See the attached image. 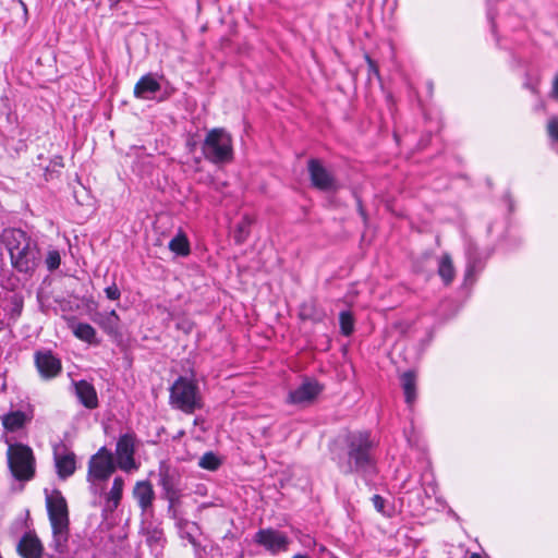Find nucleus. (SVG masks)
<instances>
[{
	"instance_id": "2eb2a0df",
	"label": "nucleus",
	"mask_w": 558,
	"mask_h": 558,
	"mask_svg": "<svg viewBox=\"0 0 558 558\" xmlns=\"http://www.w3.org/2000/svg\"><path fill=\"white\" fill-rule=\"evenodd\" d=\"M74 393L80 403L88 410H94L99 405L97 391L93 384L85 379L73 381Z\"/></svg>"
},
{
	"instance_id": "7ed1b4c3",
	"label": "nucleus",
	"mask_w": 558,
	"mask_h": 558,
	"mask_svg": "<svg viewBox=\"0 0 558 558\" xmlns=\"http://www.w3.org/2000/svg\"><path fill=\"white\" fill-rule=\"evenodd\" d=\"M169 392L170 405L185 414H193L204 405L198 385L193 378L179 376Z\"/></svg>"
},
{
	"instance_id": "473e14b6",
	"label": "nucleus",
	"mask_w": 558,
	"mask_h": 558,
	"mask_svg": "<svg viewBox=\"0 0 558 558\" xmlns=\"http://www.w3.org/2000/svg\"><path fill=\"white\" fill-rule=\"evenodd\" d=\"M134 494L143 509H146L150 505L154 497V490H134Z\"/></svg>"
},
{
	"instance_id": "aec40b11",
	"label": "nucleus",
	"mask_w": 558,
	"mask_h": 558,
	"mask_svg": "<svg viewBox=\"0 0 558 558\" xmlns=\"http://www.w3.org/2000/svg\"><path fill=\"white\" fill-rule=\"evenodd\" d=\"M401 387L403 389L405 402L408 405H412L416 400V374L413 371L404 372L401 377Z\"/></svg>"
},
{
	"instance_id": "f3484780",
	"label": "nucleus",
	"mask_w": 558,
	"mask_h": 558,
	"mask_svg": "<svg viewBox=\"0 0 558 558\" xmlns=\"http://www.w3.org/2000/svg\"><path fill=\"white\" fill-rule=\"evenodd\" d=\"M161 89L160 83L155 78L154 74L147 73L143 75L134 86V96L138 99H153L154 95Z\"/></svg>"
},
{
	"instance_id": "a878e982",
	"label": "nucleus",
	"mask_w": 558,
	"mask_h": 558,
	"mask_svg": "<svg viewBox=\"0 0 558 558\" xmlns=\"http://www.w3.org/2000/svg\"><path fill=\"white\" fill-rule=\"evenodd\" d=\"M340 331L343 336L349 337L354 331V317L350 311H342L339 314Z\"/></svg>"
},
{
	"instance_id": "412c9836",
	"label": "nucleus",
	"mask_w": 558,
	"mask_h": 558,
	"mask_svg": "<svg viewBox=\"0 0 558 558\" xmlns=\"http://www.w3.org/2000/svg\"><path fill=\"white\" fill-rule=\"evenodd\" d=\"M32 420V416L23 411H11L5 414L2 418L4 428L9 432H15L21 429L27 422Z\"/></svg>"
},
{
	"instance_id": "79ce46f5",
	"label": "nucleus",
	"mask_w": 558,
	"mask_h": 558,
	"mask_svg": "<svg viewBox=\"0 0 558 558\" xmlns=\"http://www.w3.org/2000/svg\"><path fill=\"white\" fill-rule=\"evenodd\" d=\"M2 101H3V104H4V107L8 109V113H7V114H8V117H9V116H10V105H9V99H8V97H3V98H2Z\"/></svg>"
},
{
	"instance_id": "f704fd0d",
	"label": "nucleus",
	"mask_w": 558,
	"mask_h": 558,
	"mask_svg": "<svg viewBox=\"0 0 558 558\" xmlns=\"http://www.w3.org/2000/svg\"><path fill=\"white\" fill-rule=\"evenodd\" d=\"M372 501H373V505L375 507V509L385 514V515H390V511L389 509L386 507V501L385 499L379 496V495H374L373 498H372Z\"/></svg>"
},
{
	"instance_id": "f8f14e48",
	"label": "nucleus",
	"mask_w": 558,
	"mask_h": 558,
	"mask_svg": "<svg viewBox=\"0 0 558 558\" xmlns=\"http://www.w3.org/2000/svg\"><path fill=\"white\" fill-rule=\"evenodd\" d=\"M323 390L324 386L319 384L317 380L306 378L298 388L289 392L288 402L291 404L310 403Z\"/></svg>"
},
{
	"instance_id": "9d476101",
	"label": "nucleus",
	"mask_w": 558,
	"mask_h": 558,
	"mask_svg": "<svg viewBox=\"0 0 558 558\" xmlns=\"http://www.w3.org/2000/svg\"><path fill=\"white\" fill-rule=\"evenodd\" d=\"M307 170L312 185L323 192H335L339 185L335 175L329 172L320 160L311 158L307 161Z\"/></svg>"
},
{
	"instance_id": "b1692460",
	"label": "nucleus",
	"mask_w": 558,
	"mask_h": 558,
	"mask_svg": "<svg viewBox=\"0 0 558 558\" xmlns=\"http://www.w3.org/2000/svg\"><path fill=\"white\" fill-rule=\"evenodd\" d=\"M437 272L446 286L452 282L454 278V267L452 258L448 253L442 254L439 258Z\"/></svg>"
},
{
	"instance_id": "1a4fd4ad",
	"label": "nucleus",
	"mask_w": 558,
	"mask_h": 558,
	"mask_svg": "<svg viewBox=\"0 0 558 558\" xmlns=\"http://www.w3.org/2000/svg\"><path fill=\"white\" fill-rule=\"evenodd\" d=\"M34 364L43 380H51L62 373L61 360L48 349L35 351Z\"/></svg>"
},
{
	"instance_id": "58836bf2",
	"label": "nucleus",
	"mask_w": 558,
	"mask_h": 558,
	"mask_svg": "<svg viewBox=\"0 0 558 558\" xmlns=\"http://www.w3.org/2000/svg\"><path fill=\"white\" fill-rule=\"evenodd\" d=\"M124 480L122 476H116L111 488H123Z\"/></svg>"
},
{
	"instance_id": "6e6552de",
	"label": "nucleus",
	"mask_w": 558,
	"mask_h": 558,
	"mask_svg": "<svg viewBox=\"0 0 558 558\" xmlns=\"http://www.w3.org/2000/svg\"><path fill=\"white\" fill-rule=\"evenodd\" d=\"M135 453V435L131 433L123 434L119 437L116 445V464L121 471L130 474L138 469V464L134 459Z\"/></svg>"
},
{
	"instance_id": "ddd939ff",
	"label": "nucleus",
	"mask_w": 558,
	"mask_h": 558,
	"mask_svg": "<svg viewBox=\"0 0 558 558\" xmlns=\"http://www.w3.org/2000/svg\"><path fill=\"white\" fill-rule=\"evenodd\" d=\"M53 458L57 474L60 478H68L74 473L76 469L75 454L65 445L61 444L53 448Z\"/></svg>"
},
{
	"instance_id": "a18cd8bd",
	"label": "nucleus",
	"mask_w": 558,
	"mask_h": 558,
	"mask_svg": "<svg viewBox=\"0 0 558 558\" xmlns=\"http://www.w3.org/2000/svg\"><path fill=\"white\" fill-rule=\"evenodd\" d=\"M470 558H483L480 554H472Z\"/></svg>"
},
{
	"instance_id": "393cba45",
	"label": "nucleus",
	"mask_w": 558,
	"mask_h": 558,
	"mask_svg": "<svg viewBox=\"0 0 558 558\" xmlns=\"http://www.w3.org/2000/svg\"><path fill=\"white\" fill-rule=\"evenodd\" d=\"M168 247L179 256H187L191 252L190 242L186 235L182 232L178 233L170 240Z\"/></svg>"
},
{
	"instance_id": "37998d69",
	"label": "nucleus",
	"mask_w": 558,
	"mask_h": 558,
	"mask_svg": "<svg viewBox=\"0 0 558 558\" xmlns=\"http://www.w3.org/2000/svg\"><path fill=\"white\" fill-rule=\"evenodd\" d=\"M525 87L529 88L534 94L537 93L536 87L534 85H531L530 83H525Z\"/></svg>"
},
{
	"instance_id": "f257e3e1",
	"label": "nucleus",
	"mask_w": 558,
	"mask_h": 558,
	"mask_svg": "<svg viewBox=\"0 0 558 558\" xmlns=\"http://www.w3.org/2000/svg\"><path fill=\"white\" fill-rule=\"evenodd\" d=\"M0 242L10 255L13 269L33 276L43 258L38 240L20 228H5Z\"/></svg>"
},
{
	"instance_id": "423d86ee",
	"label": "nucleus",
	"mask_w": 558,
	"mask_h": 558,
	"mask_svg": "<svg viewBox=\"0 0 558 558\" xmlns=\"http://www.w3.org/2000/svg\"><path fill=\"white\" fill-rule=\"evenodd\" d=\"M8 464L13 477L19 481H28L35 474V458L27 445H9Z\"/></svg>"
},
{
	"instance_id": "c85d7f7f",
	"label": "nucleus",
	"mask_w": 558,
	"mask_h": 558,
	"mask_svg": "<svg viewBox=\"0 0 558 558\" xmlns=\"http://www.w3.org/2000/svg\"><path fill=\"white\" fill-rule=\"evenodd\" d=\"M44 263L50 272L57 270L61 265L60 252L56 248L49 250L45 256Z\"/></svg>"
},
{
	"instance_id": "dca6fc26",
	"label": "nucleus",
	"mask_w": 558,
	"mask_h": 558,
	"mask_svg": "<svg viewBox=\"0 0 558 558\" xmlns=\"http://www.w3.org/2000/svg\"><path fill=\"white\" fill-rule=\"evenodd\" d=\"M92 320L97 324L108 336L120 335V317L114 310L110 312H96Z\"/></svg>"
},
{
	"instance_id": "c9c22d12",
	"label": "nucleus",
	"mask_w": 558,
	"mask_h": 558,
	"mask_svg": "<svg viewBox=\"0 0 558 558\" xmlns=\"http://www.w3.org/2000/svg\"><path fill=\"white\" fill-rule=\"evenodd\" d=\"M105 294L106 296L111 301H117L121 296V291L119 287L116 284V282H112V284L105 288Z\"/></svg>"
},
{
	"instance_id": "9b49d317",
	"label": "nucleus",
	"mask_w": 558,
	"mask_h": 558,
	"mask_svg": "<svg viewBox=\"0 0 558 558\" xmlns=\"http://www.w3.org/2000/svg\"><path fill=\"white\" fill-rule=\"evenodd\" d=\"M254 542L263 546L267 551L276 555L287 551L290 538L287 534L275 529H260L254 536Z\"/></svg>"
},
{
	"instance_id": "5701e85b",
	"label": "nucleus",
	"mask_w": 558,
	"mask_h": 558,
	"mask_svg": "<svg viewBox=\"0 0 558 558\" xmlns=\"http://www.w3.org/2000/svg\"><path fill=\"white\" fill-rule=\"evenodd\" d=\"M253 223L254 219L250 215H244L236 223L233 231V239L236 244H243L247 240Z\"/></svg>"
},
{
	"instance_id": "7c9ffc66",
	"label": "nucleus",
	"mask_w": 558,
	"mask_h": 558,
	"mask_svg": "<svg viewBox=\"0 0 558 558\" xmlns=\"http://www.w3.org/2000/svg\"><path fill=\"white\" fill-rule=\"evenodd\" d=\"M547 134L553 145L558 144V116L553 117L548 120L547 123ZM555 150L558 153V147H555Z\"/></svg>"
},
{
	"instance_id": "cd10ccee",
	"label": "nucleus",
	"mask_w": 558,
	"mask_h": 558,
	"mask_svg": "<svg viewBox=\"0 0 558 558\" xmlns=\"http://www.w3.org/2000/svg\"><path fill=\"white\" fill-rule=\"evenodd\" d=\"M202 469L216 471L221 465V459L213 451L205 452L198 461Z\"/></svg>"
},
{
	"instance_id": "6ab92c4d",
	"label": "nucleus",
	"mask_w": 558,
	"mask_h": 558,
	"mask_svg": "<svg viewBox=\"0 0 558 558\" xmlns=\"http://www.w3.org/2000/svg\"><path fill=\"white\" fill-rule=\"evenodd\" d=\"M465 278L469 279L482 268L483 264L480 250L473 241H468L465 244Z\"/></svg>"
},
{
	"instance_id": "bb28decb",
	"label": "nucleus",
	"mask_w": 558,
	"mask_h": 558,
	"mask_svg": "<svg viewBox=\"0 0 558 558\" xmlns=\"http://www.w3.org/2000/svg\"><path fill=\"white\" fill-rule=\"evenodd\" d=\"M100 499L106 500L105 510L106 511H113L121 498H122V490H100Z\"/></svg>"
},
{
	"instance_id": "4468645a",
	"label": "nucleus",
	"mask_w": 558,
	"mask_h": 558,
	"mask_svg": "<svg viewBox=\"0 0 558 558\" xmlns=\"http://www.w3.org/2000/svg\"><path fill=\"white\" fill-rule=\"evenodd\" d=\"M17 553L22 558H41L44 545L35 532H26L17 544Z\"/></svg>"
},
{
	"instance_id": "c03bdc74",
	"label": "nucleus",
	"mask_w": 558,
	"mask_h": 558,
	"mask_svg": "<svg viewBox=\"0 0 558 558\" xmlns=\"http://www.w3.org/2000/svg\"><path fill=\"white\" fill-rule=\"evenodd\" d=\"M292 558H308V557L306 555L298 554V555H294Z\"/></svg>"
},
{
	"instance_id": "a211bd4d",
	"label": "nucleus",
	"mask_w": 558,
	"mask_h": 558,
	"mask_svg": "<svg viewBox=\"0 0 558 558\" xmlns=\"http://www.w3.org/2000/svg\"><path fill=\"white\" fill-rule=\"evenodd\" d=\"M299 317L302 320H310L314 324L323 323L326 318V312L318 306L315 300H308L300 305Z\"/></svg>"
},
{
	"instance_id": "49530a36",
	"label": "nucleus",
	"mask_w": 558,
	"mask_h": 558,
	"mask_svg": "<svg viewBox=\"0 0 558 558\" xmlns=\"http://www.w3.org/2000/svg\"><path fill=\"white\" fill-rule=\"evenodd\" d=\"M189 145H190V147H194V146H195V143L191 144V143L189 142Z\"/></svg>"
},
{
	"instance_id": "0eeeda50",
	"label": "nucleus",
	"mask_w": 558,
	"mask_h": 558,
	"mask_svg": "<svg viewBox=\"0 0 558 558\" xmlns=\"http://www.w3.org/2000/svg\"><path fill=\"white\" fill-rule=\"evenodd\" d=\"M117 468L112 452L101 447L88 461L87 480L92 485L100 486L109 480Z\"/></svg>"
},
{
	"instance_id": "20e7f679",
	"label": "nucleus",
	"mask_w": 558,
	"mask_h": 558,
	"mask_svg": "<svg viewBox=\"0 0 558 558\" xmlns=\"http://www.w3.org/2000/svg\"><path fill=\"white\" fill-rule=\"evenodd\" d=\"M204 158L214 165H226L233 159L232 136L222 128L209 130L202 144Z\"/></svg>"
},
{
	"instance_id": "a19ab883",
	"label": "nucleus",
	"mask_w": 558,
	"mask_h": 558,
	"mask_svg": "<svg viewBox=\"0 0 558 558\" xmlns=\"http://www.w3.org/2000/svg\"><path fill=\"white\" fill-rule=\"evenodd\" d=\"M134 488H151V484L147 481H138Z\"/></svg>"
},
{
	"instance_id": "e433bc0d",
	"label": "nucleus",
	"mask_w": 558,
	"mask_h": 558,
	"mask_svg": "<svg viewBox=\"0 0 558 558\" xmlns=\"http://www.w3.org/2000/svg\"><path fill=\"white\" fill-rule=\"evenodd\" d=\"M356 203H357V211H359L360 216L362 217L363 221L366 223L367 222V214L363 207L362 199L360 197H356Z\"/></svg>"
},
{
	"instance_id": "2f4dec72",
	"label": "nucleus",
	"mask_w": 558,
	"mask_h": 558,
	"mask_svg": "<svg viewBox=\"0 0 558 558\" xmlns=\"http://www.w3.org/2000/svg\"><path fill=\"white\" fill-rule=\"evenodd\" d=\"M421 488H433L436 485V478L433 470L426 468L420 476Z\"/></svg>"
},
{
	"instance_id": "72a5a7b5",
	"label": "nucleus",
	"mask_w": 558,
	"mask_h": 558,
	"mask_svg": "<svg viewBox=\"0 0 558 558\" xmlns=\"http://www.w3.org/2000/svg\"><path fill=\"white\" fill-rule=\"evenodd\" d=\"M168 471L169 470L167 466L160 465L159 480L157 482V485L161 486V488H165V489L172 488V483L169 480Z\"/></svg>"
},
{
	"instance_id": "4be33fe9",
	"label": "nucleus",
	"mask_w": 558,
	"mask_h": 558,
	"mask_svg": "<svg viewBox=\"0 0 558 558\" xmlns=\"http://www.w3.org/2000/svg\"><path fill=\"white\" fill-rule=\"evenodd\" d=\"M72 332L77 339L89 344L97 345L100 342L97 339L96 329L87 323H76L72 325Z\"/></svg>"
},
{
	"instance_id": "39448f33",
	"label": "nucleus",
	"mask_w": 558,
	"mask_h": 558,
	"mask_svg": "<svg viewBox=\"0 0 558 558\" xmlns=\"http://www.w3.org/2000/svg\"><path fill=\"white\" fill-rule=\"evenodd\" d=\"M345 444L349 461L353 462L355 471L371 472L374 470L375 462L372 456L374 441L371 439L369 432H351L345 436Z\"/></svg>"
},
{
	"instance_id": "f03ea898",
	"label": "nucleus",
	"mask_w": 558,
	"mask_h": 558,
	"mask_svg": "<svg viewBox=\"0 0 558 558\" xmlns=\"http://www.w3.org/2000/svg\"><path fill=\"white\" fill-rule=\"evenodd\" d=\"M46 507L52 529V547L58 553H64L70 535V519L66 499L60 490L46 494Z\"/></svg>"
},
{
	"instance_id": "ea45409f",
	"label": "nucleus",
	"mask_w": 558,
	"mask_h": 558,
	"mask_svg": "<svg viewBox=\"0 0 558 558\" xmlns=\"http://www.w3.org/2000/svg\"><path fill=\"white\" fill-rule=\"evenodd\" d=\"M553 96L558 99V73L555 75L551 87Z\"/></svg>"
},
{
	"instance_id": "4c0bfd02",
	"label": "nucleus",
	"mask_w": 558,
	"mask_h": 558,
	"mask_svg": "<svg viewBox=\"0 0 558 558\" xmlns=\"http://www.w3.org/2000/svg\"><path fill=\"white\" fill-rule=\"evenodd\" d=\"M367 63H368V70L369 72H373L375 75L379 76V71L377 69V65L375 61H373L368 56L366 57Z\"/></svg>"
},
{
	"instance_id": "c756f323",
	"label": "nucleus",
	"mask_w": 558,
	"mask_h": 558,
	"mask_svg": "<svg viewBox=\"0 0 558 558\" xmlns=\"http://www.w3.org/2000/svg\"><path fill=\"white\" fill-rule=\"evenodd\" d=\"M10 304H11L10 317L12 319L19 318L23 311V305H24L23 296L20 294H13L10 299Z\"/></svg>"
}]
</instances>
